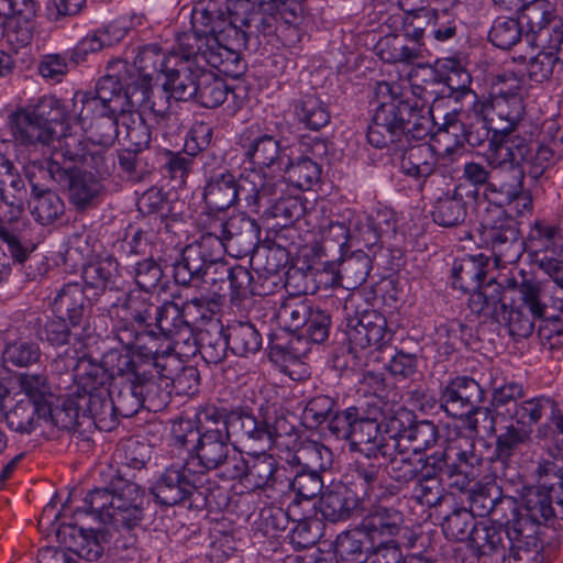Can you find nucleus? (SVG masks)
<instances>
[{
    "label": "nucleus",
    "mask_w": 563,
    "mask_h": 563,
    "mask_svg": "<svg viewBox=\"0 0 563 563\" xmlns=\"http://www.w3.org/2000/svg\"><path fill=\"white\" fill-rule=\"evenodd\" d=\"M245 40L232 34L228 38L217 40L210 37L199 42L196 36L185 35L178 37V47L187 58L195 63L211 66L225 76L239 78L243 75L246 65L241 58V51L247 48Z\"/></svg>",
    "instance_id": "nucleus-7"
},
{
    "label": "nucleus",
    "mask_w": 563,
    "mask_h": 563,
    "mask_svg": "<svg viewBox=\"0 0 563 563\" xmlns=\"http://www.w3.org/2000/svg\"><path fill=\"white\" fill-rule=\"evenodd\" d=\"M525 172L515 169L514 172L496 170L490 183L483 191L484 198L494 208L504 209L505 205L510 203L515 197L523 189Z\"/></svg>",
    "instance_id": "nucleus-43"
},
{
    "label": "nucleus",
    "mask_w": 563,
    "mask_h": 563,
    "mask_svg": "<svg viewBox=\"0 0 563 563\" xmlns=\"http://www.w3.org/2000/svg\"><path fill=\"white\" fill-rule=\"evenodd\" d=\"M45 175L66 190L69 202L76 210H86L93 206L104 192L103 181L79 168H66L55 159H46Z\"/></svg>",
    "instance_id": "nucleus-10"
},
{
    "label": "nucleus",
    "mask_w": 563,
    "mask_h": 563,
    "mask_svg": "<svg viewBox=\"0 0 563 563\" xmlns=\"http://www.w3.org/2000/svg\"><path fill=\"white\" fill-rule=\"evenodd\" d=\"M107 364L111 365L119 375H128L137 383L143 408L157 412L165 408L169 401V391L166 387L152 377L151 366L146 364H134L131 354H110Z\"/></svg>",
    "instance_id": "nucleus-12"
},
{
    "label": "nucleus",
    "mask_w": 563,
    "mask_h": 563,
    "mask_svg": "<svg viewBox=\"0 0 563 563\" xmlns=\"http://www.w3.org/2000/svg\"><path fill=\"white\" fill-rule=\"evenodd\" d=\"M7 125L13 141L24 147L45 146L54 139V128L45 126L35 106L18 108L8 115Z\"/></svg>",
    "instance_id": "nucleus-22"
},
{
    "label": "nucleus",
    "mask_w": 563,
    "mask_h": 563,
    "mask_svg": "<svg viewBox=\"0 0 563 563\" xmlns=\"http://www.w3.org/2000/svg\"><path fill=\"white\" fill-rule=\"evenodd\" d=\"M192 33L185 35L196 36L199 42L214 37L228 38L235 33L236 25L228 12V2L223 7L217 0H199L191 11Z\"/></svg>",
    "instance_id": "nucleus-17"
},
{
    "label": "nucleus",
    "mask_w": 563,
    "mask_h": 563,
    "mask_svg": "<svg viewBox=\"0 0 563 563\" xmlns=\"http://www.w3.org/2000/svg\"><path fill=\"white\" fill-rule=\"evenodd\" d=\"M545 47L536 56L529 58L527 73L536 82H543L551 78L558 65H563V53L558 47H550L548 40L541 42Z\"/></svg>",
    "instance_id": "nucleus-64"
},
{
    "label": "nucleus",
    "mask_w": 563,
    "mask_h": 563,
    "mask_svg": "<svg viewBox=\"0 0 563 563\" xmlns=\"http://www.w3.org/2000/svg\"><path fill=\"white\" fill-rule=\"evenodd\" d=\"M216 481L196 471L187 461L166 467L151 488L155 500L163 506H176L186 500L189 508H205L210 504Z\"/></svg>",
    "instance_id": "nucleus-5"
},
{
    "label": "nucleus",
    "mask_w": 563,
    "mask_h": 563,
    "mask_svg": "<svg viewBox=\"0 0 563 563\" xmlns=\"http://www.w3.org/2000/svg\"><path fill=\"white\" fill-rule=\"evenodd\" d=\"M559 233L558 225L548 224L541 220L534 221L528 236V249L536 265L542 263L543 257L547 261L563 255V244L556 243Z\"/></svg>",
    "instance_id": "nucleus-44"
},
{
    "label": "nucleus",
    "mask_w": 563,
    "mask_h": 563,
    "mask_svg": "<svg viewBox=\"0 0 563 563\" xmlns=\"http://www.w3.org/2000/svg\"><path fill=\"white\" fill-rule=\"evenodd\" d=\"M468 510L476 517L490 518L493 523L509 525L514 520L515 498L503 496L495 485H478L467 490Z\"/></svg>",
    "instance_id": "nucleus-23"
},
{
    "label": "nucleus",
    "mask_w": 563,
    "mask_h": 563,
    "mask_svg": "<svg viewBox=\"0 0 563 563\" xmlns=\"http://www.w3.org/2000/svg\"><path fill=\"white\" fill-rule=\"evenodd\" d=\"M360 498L346 487L328 490L320 498V512L330 522L347 520L357 514Z\"/></svg>",
    "instance_id": "nucleus-45"
},
{
    "label": "nucleus",
    "mask_w": 563,
    "mask_h": 563,
    "mask_svg": "<svg viewBox=\"0 0 563 563\" xmlns=\"http://www.w3.org/2000/svg\"><path fill=\"white\" fill-rule=\"evenodd\" d=\"M471 543L482 563H540L543 559L540 550L527 544V539L510 522H479Z\"/></svg>",
    "instance_id": "nucleus-4"
},
{
    "label": "nucleus",
    "mask_w": 563,
    "mask_h": 563,
    "mask_svg": "<svg viewBox=\"0 0 563 563\" xmlns=\"http://www.w3.org/2000/svg\"><path fill=\"white\" fill-rule=\"evenodd\" d=\"M228 12L233 19L238 37H243L250 45L252 41L258 44L261 35H272L277 30L279 20L277 5L260 4L251 0H228Z\"/></svg>",
    "instance_id": "nucleus-8"
},
{
    "label": "nucleus",
    "mask_w": 563,
    "mask_h": 563,
    "mask_svg": "<svg viewBox=\"0 0 563 563\" xmlns=\"http://www.w3.org/2000/svg\"><path fill=\"white\" fill-rule=\"evenodd\" d=\"M180 55L181 59L165 75L164 87L169 90L176 101L194 100L197 96L198 79L205 67L203 64L195 63L194 58H187L183 52Z\"/></svg>",
    "instance_id": "nucleus-30"
},
{
    "label": "nucleus",
    "mask_w": 563,
    "mask_h": 563,
    "mask_svg": "<svg viewBox=\"0 0 563 563\" xmlns=\"http://www.w3.org/2000/svg\"><path fill=\"white\" fill-rule=\"evenodd\" d=\"M176 55L167 56L157 44H150L139 48L133 64L129 66L124 60L117 59L111 63V68L123 70L134 84L150 85L156 73L167 74L170 64L176 60Z\"/></svg>",
    "instance_id": "nucleus-25"
},
{
    "label": "nucleus",
    "mask_w": 563,
    "mask_h": 563,
    "mask_svg": "<svg viewBox=\"0 0 563 563\" xmlns=\"http://www.w3.org/2000/svg\"><path fill=\"white\" fill-rule=\"evenodd\" d=\"M284 190L278 191L276 195L262 200L267 208L263 212V217L266 221L271 222L273 228H288L295 224L306 213V205L297 196L284 197L282 194Z\"/></svg>",
    "instance_id": "nucleus-38"
},
{
    "label": "nucleus",
    "mask_w": 563,
    "mask_h": 563,
    "mask_svg": "<svg viewBox=\"0 0 563 563\" xmlns=\"http://www.w3.org/2000/svg\"><path fill=\"white\" fill-rule=\"evenodd\" d=\"M523 99L525 96L493 98V108H495L496 115L494 131L499 133L514 132L525 115Z\"/></svg>",
    "instance_id": "nucleus-60"
},
{
    "label": "nucleus",
    "mask_w": 563,
    "mask_h": 563,
    "mask_svg": "<svg viewBox=\"0 0 563 563\" xmlns=\"http://www.w3.org/2000/svg\"><path fill=\"white\" fill-rule=\"evenodd\" d=\"M313 305L307 299H300L295 296L288 297L277 310V320L289 332L301 331Z\"/></svg>",
    "instance_id": "nucleus-62"
},
{
    "label": "nucleus",
    "mask_w": 563,
    "mask_h": 563,
    "mask_svg": "<svg viewBox=\"0 0 563 563\" xmlns=\"http://www.w3.org/2000/svg\"><path fill=\"white\" fill-rule=\"evenodd\" d=\"M81 277L86 286L92 289L96 296L104 292L107 289H120L119 263L111 256L85 265Z\"/></svg>",
    "instance_id": "nucleus-46"
},
{
    "label": "nucleus",
    "mask_w": 563,
    "mask_h": 563,
    "mask_svg": "<svg viewBox=\"0 0 563 563\" xmlns=\"http://www.w3.org/2000/svg\"><path fill=\"white\" fill-rule=\"evenodd\" d=\"M479 522L475 520L473 512L467 508H455L452 512L444 517L442 530L446 539L452 541H472L475 528Z\"/></svg>",
    "instance_id": "nucleus-63"
},
{
    "label": "nucleus",
    "mask_w": 563,
    "mask_h": 563,
    "mask_svg": "<svg viewBox=\"0 0 563 563\" xmlns=\"http://www.w3.org/2000/svg\"><path fill=\"white\" fill-rule=\"evenodd\" d=\"M531 432V429L515 423L505 427L496 438V448L489 461L504 466L511 456L520 452L522 446L530 443Z\"/></svg>",
    "instance_id": "nucleus-49"
},
{
    "label": "nucleus",
    "mask_w": 563,
    "mask_h": 563,
    "mask_svg": "<svg viewBox=\"0 0 563 563\" xmlns=\"http://www.w3.org/2000/svg\"><path fill=\"white\" fill-rule=\"evenodd\" d=\"M135 88L142 92L144 100L140 106H132V109L144 108L150 110L156 124V132L163 131V137H165V128L170 120L169 100L173 98L169 90H167L164 86L163 88L153 90L152 84H136Z\"/></svg>",
    "instance_id": "nucleus-50"
},
{
    "label": "nucleus",
    "mask_w": 563,
    "mask_h": 563,
    "mask_svg": "<svg viewBox=\"0 0 563 563\" xmlns=\"http://www.w3.org/2000/svg\"><path fill=\"white\" fill-rule=\"evenodd\" d=\"M460 443V448L451 450L455 455L452 462L455 470H452L451 477L446 479L450 481V486L464 490L478 476L477 471L483 465L484 457L473 439L461 435Z\"/></svg>",
    "instance_id": "nucleus-34"
},
{
    "label": "nucleus",
    "mask_w": 563,
    "mask_h": 563,
    "mask_svg": "<svg viewBox=\"0 0 563 563\" xmlns=\"http://www.w3.org/2000/svg\"><path fill=\"white\" fill-rule=\"evenodd\" d=\"M285 468L277 460L263 451L249 457V470L245 486L253 490L274 489L283 492L285 488Z\"/></svg>",
    "instance_id": "nucleus-35"
},
{
    "label": "nucleus",
    "mask_w": 563,
    "mask_h": 563,
    "mask_svg": "<svg viewBox=\"0 0 563 563\" xmlns=\"http://www.w3.org/2000/svg\"><path fill=\"white\" fill-rule=\"evenodd\" d=\"M46 167V159L31 161L24 167V174L32 191L31 213L42 225L52 224L65 210L64 202L57 192L44 183L49 179V175H45Z\"/></svg>",
    "instance_id": "nucleus-13"
},
{
    "label": "nucleus",
    "mask_w": 563,
    "mask_h": 563,
    "mask_svg": "<svg viewBox=\"0 0 563 563\" xmlns=\"http://www.w3.org/2000/svg\"><path fill=\"white\" fill-rule=\"evenodd\" d=\"M380 99L367 129V141L376 148L389 144H410L424 141L432 132L431 109L411 92H404L399 85L380 82Z\"/></svg>",
    "instance_id": "nucleus-1"
},
{
    "label": "nucleus",
    "mask_w": 563,
    "mask_h": 563,
    "mask_svg": "<svg viewBox=\"0 0 563 563\" xmlns=\"http://www.w3.org/2000/svg\"><path fill=\"white\" fill-rule=\"evenodd\" d=\"M481 227L483 240L490 245L498 263L511 264L520 257L522 242L519 230L505 209H487L481 219Z\"/></svg>",
    "instance_id": "nucleus-9"
},
{
    "label": "nucleus",
    "mask_w": 563,
    "mask_h": 563,
    "mask_svg": "<svg viewBox=\"0 0 563 563\" xmlns=\"http://www.w3.org/2000/svg\"><path fill=\"white\" fill-rule=\"evenodd\" d=\"M389 146H394L396 151H402L400 169L405 175L417 181H424L433 174L437 156L431 144L422 142L416 145L402 143V147L397 144H389Z\"/></svg>",
    "instance_id": "nucleus-37"
},
{
    "label": "nucleus",
    "mask_w": 563,
    "mask_h": 563,
    "mask_svg": "<svg viewBox=\"0 0 563 563\" xmlns=\"http://www.w3.org/2000/svg\"><path fill=\"white\" fill-rule=\"evenodd\" d=\"M2 411L7 427L19 434H31L40 419H46V415H42V410L30 399L7 397Z\"/></svg>",
    "instance_id": "nucleus-39"
},
{
    "label": "nucleus",
    "mask_w": 563,
    "mask_h": 563,
    "mask_svg": "<svg viewBox=\"0 0 563 563\" xmlns=\"http://www.w3.org/2000/svg\"><path fill=\"white\" fill-rule=\"evenodd\" d=\"M345 333L349 341V353L354 358L357 357V350L363 351L368 347L380 350L393 339L385 316L374 309L347 317Z\"/></svg>",
    "instance_id": "nucleus-11"
},
{
    "label": "nucleus",
    "mask_w": 563,
    "mask_h": 563,
    "mask_svg": "<svg viewBox=\"0 0 563 563\" xmlns=\"http://www.w3.org/2000/svg\"><path fill=\"white\" fill-rule=\"evenodd\" d=\"M109 532L103 530H86L74 523L60 525L56 530L58 542L68 551L87 561H97L103 553V543Z\"/></svg>",
    "instance_id": "nucleus-28"
},
{
    "label": "nucleus",
    "mask_w": 563,
    "mask_h": 563,
    "mask_svg": "<svg viewBox=\"0 0 563 563\" xmlns=\"http://www.w3.org/2000/svg\"><path fill=\"white\" fill-rule=\"evenodd\" d=\"M518 15L521 25L525 23L527 27L526 35L533 34L540 42L549 40L553 25L558 24L555 10L548 0L527 1Z\"/></svg>",
    "instance_id": "nucleus-42"
},
{
    "label": "nucleus",
    "mask_w": 563,
    "mask_h": 563,
    "mask_svg": "<svg viewBox=\"0 0 563 563\" xmlns=\"http://www.w3.org/2000/svg\"><path fill=\"white\" fill-rule=\"evenodd\" d=\"M331 324L330 313L319 306H313L311 316H309V320H307L298 336L291 338L287 343H271V358L274 362L282 363H295L299 361V358L307 353L306 347H299V344L302 343V339L305 338L306 342L323 343L329 338Z\"/></svg>",
    "instance_id": "nucleus-16"
},
{
    "label": "nucleus",
    "mask_w": 563,
    "mask_h": 563,
    "mask_svg": "<svg viewBox=\"0 0 563 563\" xmlns=\"http://www.w3.org/2000/svg\"><path fill=\"white\" fill-rule=\"evenodd\" d=\"M530 154L529 142L512 132L494 131L486 152V161L495 170L526 173L527 159Z\"/></svg>",
    "instance_id": "nucleus-19"
},
{
    "label": "nucleus",
    "mask_w": 563,
    "mask_h": 563,
    "mask_svg": "<svg viewBox=\"0 0 563 563\" xmlns=\"http://www.w3.org/2000/svg\"><path fill=\"white\" fill-rule=\"evenodd\" d=\"M51 306L56 316L66 318L74 327H82L85 331L90 303L81 284H65L56 291Z\"/></svg>",
    "instance_id": "nucleus-31"
},
{
    "label": "nucleus",
    "mask_w": 563,
    "mask_h": 563,
    "mask_svg": "<svg viewBox=\"0 0 563 563\" xmlns=\"http://www.w3.org/2000/svg\"><path fill=\"white\" fill-rule=\"evenodd\" d=\"M280 172L285 173V177L279 179L285 184L283 190H285L287 183L295 188L309 190L321 178V167L313 158L299 156L292 159L290 153H288L287 161Z\"/></svg>",
    "instance_id": "nucleus-47"
},
{
    "label": "nucleus",
    "mask_w": 563,
    "mask_h": 563,
    "mask_svg": "<svg viewBox=\"0 0 563 563\" xmlns=\"http://www.w3.org/2000/svg\"><path fill=\"white\" fill-rule=\"evenodd\" d=\"M114 338L129 352L136 356H150L158 352V336L154 329L140 327L134 321L122 317L113 328Z\"/></svg>",
    "instance_id": "nucleus-36"
},
{
    "label": "nucleus",
    "mask_w": 563,
    "mask_h": 563,
    "mask_svg": "<svg viewBox=\"0 0 563 563\" xmlns=\"http://www.w3.org/2000/svg\"><path fill=\"white\" fill-rule=\"evenodd\" d=\"M212 238H202L199 242L187 245L179 260L173 265V276L181 286L200 287V277L214 254Z\"/></svg>",
    "instance_id": "nucleus-27"
},
{
    "label": "nucleus",
    "mask_w": 563,
    "mask_h": 563,
    "mask_svg": "<svg viewBox=\"0 0 563 563\" xmlns=\"http://www.w3.org/2000/svg\"><path fill=\"white\" fill-rule=\"evenodd\" d=\"M232 438L228 430L218 428H206L196 439V443L188 449L194 451L195 455L186 461L196 471L209 476V472L220 468L228 453H231L230 443Z\"/></svg>",
    "instance_id": "nucleus-20"
},
{
    "label": "nucleus",
    "mask_w": 563,
    "mask_h": 563,
    "mask_svg": "<svg viewBox=\"0 0 563 563\" xmlns=\"http://www.w3.org/2000/svg\"><path fill=\"white\" fill-rule=\"evenodd\" d=\"M234 257H245L255 251L260 242L261 228L254 219L239 213L214 228L209 236Z\"/></svg>",
    "instance_id": "nucleus-14"
},
{
    "label": "nucleus",
    "mask_w": 563,
    "mask_h": 563,
    "mask_svg": "<svg viewBox=\"0 0 563 563\" xmlns=\"http://www.w3.org/2000/svg\"><path fill=\"white\" fill-rule=\"evenodd\" d=\"M460 437L450 440L448 446L442 451H437L426 459L419 457L418 461L421 462V473L420 477L423 478H440L441 482L443 478L451 477L452 470L454 471V465L452 462L455 459V455L451 450L455 448H460Z\"/></svg>",
    "instance_id": "nucleus-59"
},
{
    "label": "nucleus",
    "mask_w": 563,
    "mask_h": 563,
    "mask_svg": "<svg viewBox=\"0 0 563 563\" xmlns=\"http://www.w3.org/2000/svg\"><path fill=\"white\" fill-rule=\"evenodd\" d=\"M78 329L82 327H74L70 321L64 317L38 318L35 322V334L52 346H63L70 343L71 338L80 335Z\"/></svg>",
    "instance_id": "nucleus-53"
},
{
    "label": "nucleus",
    "mask_w": 563,
    "mask_h": 563,
    "mask_svg": "<svg viewBox=\"0 0 563 563\" xmlns=\"http://www.w3.org/2000/svg\"><path fill=\"white\" fill-rule=\"evenodd\" d=\"M295 114L310 130H319L330 122L327 104L313 93L302 95L295 102Z\"/></svg>",
    "instance_id": "nucleus-58"
},
{
    "label": "nucleus",
    "mask_w": 563,
    "mask_h": 563,
    "mask_svg": "<svg viewBox=\"0 0 563 563\" xmlns=\"http://www.w3.org/2000/svg\"><path fill=\"white\" fill-rule=\"evenodd\" d=\"M378 55L386 63H412L421 58L419 44H408L406 38L389 35L382 38L378 44Z\"/></svg>",
    "instance_id": "nucleus-61"
},
{
    "label": "nucleus",
    "mask_w": 563,
    "mask_h": 563,
    "mask_svg": "<svg viewBox=\"0 0 563 563\" xmlns=\"http://www.w3.org/2000/svg\"><path fill=\"white\" fill-rule=\"evenodd\" d=\"M121 128L124 134L123 139L129 143V147L135 148V151L143 152L148 147L150 142L157 139L158 133L163 134V131L156 132L146 123L145 119L141 113L132 112V109L120 115Z\"/></svg>",
    "instance_id": "nucleus-52"
},
{
    "label": "nucleus",
    "mask_w": 563,
    "mask_h": 563,
    "mask_svg": "<svg viewBox=\"0 0 563 563\" xmlns=\"http://www.w3.org/2000/svg\"><path fill=\"white\" fill-rule=\"evenodd\" d=\"M252 255V263L257 273L265 275L266 279L272 280V285L282 282L280 271L288 263V252L282 246H271L255 249Z\"/></svg>",
    "instance_id": "nucleus-57"
},
{
    "label": "nucleus",
    "mask_w": 563,
    "mask_h": 563,
    "mask_svg": "<svg viewBox=\"0 0 563 563\" xmlns=\"http://www.w3.org/2000/svg\"><path fill=\"white\" fill-rule=\"evenodd\" d=\"M402 523L404 517L398 509L378 505L369 510L360 526L375 541L395 539L399 534Z\"/></svg>",
    "instance_id": "nucleus-41"
},
{
    "label": "nucleus",
    "mask_w": 563,
    "mask_h": 563,
    "mask_svg": "<svg viewBox=\"0 0 563 563\" xmlns=\"http://www.w3.org/2000/svg\"><path fill=\"white\" fill-rule=\"evenodd\" d=\"M241 147L244 157L260 168L280 170L287 161L288 147L271 134L247 130L241 137Z\"/></svg>",
    "instance_id": "nucleus-26"
},
{
    "label": "nucleus",
    "mask_w": 563,
    "mask_h": 563,
    "mask_svg": "<svg viewBox=\"0 0 563 563\" xmlns=\"http://www.w3.org/2000/svg\"><path fill=\"white\" fill-rule=\"evenodd\" d=\"M153 325L157 329L158 341H168L166 352L173 351L179 343H187L191 338L181 306L174 301L159 306Z\"/></svg>",
    "instance_id": "nucleus-33"
},
{
    "label": "nucleus",
    "mask_w": 563,
    "mask_h": 563,
    "mask_svg": "<svg viewBox=\"0 0 563 563\" xmlns=\"http://www.w3.org/2000/svg\"><path fill=\"white\" fill-rule=\"evenodd\" d=\"M479 196L478 189L457 185L452 191L439 197L432 210L433 221L444 228L461 225L467 218V206Z\"/></svg>",
    "instance_id": "nucleus-29"
},
{
    "label": "nucleus",
    "mask_w": 563,
    "mask_h": 563,
    "mask_svg": "<svg viewBox=\"0 0 563 563\" xmlns=\"http://www.w3.org/2000/svg\"><path fill=\"white\" fill-rule=\"evenodd\" d=\"M284 185L283 180L266 179L256 169L243 174L240 179L229 169H217L206 178L202 200L210 212H221L234 206L242 196L250 211L258 213L262 200L282 191Z\"/></svg>",
    "instance_id": "nucleus-2"
},
{
    "label": "nucleus",
    "mask_w": 563,
    "mask_h": 563,
    "mask_svg": "<svg viewBox=\"0 0 563 563\" xmlns=\"http://www.w3.org/2000/svg\"><path fill=\"white\" fill-rule=\"evenodd\" d=\"M512 527H517L527 544L539 549L538 532L560 518L563 520V490H549L545 486H525L520 496V506L515 500Z\"/></svg>",
    "instance_id": "nucleus-6"
},
{
    "label": "nucleus",
    "mask_w": 563,
    "mask_h": 563,
    "mask_svg": "<svg viewBox=\"0 0 563 563\" xmlns=\"http://www.w3.org/2000/svg\"><path fill=\"white\" fill-rule=\"evenodd\" d=\"M111 73L101 77L95 90H91L101 101L107 103L108 108H112L120 115L132 106H140L144 97L142 92L136 90V84L128 79V75L118 69L113 70L111 64L109 65Z\"/></svg>",
    "instance_id": "nucleus-21"
},
{
    "label": "nucleus",
    "mask_w": 563,
    "mask_h": 563,
    "mask_svg": "<svg viewBox=\"0 0 563 563\" xmlns=\"http://www.w3.org/2000/svg\"><path fill=\"white\" fill-rule=\"evenodd\" d=\"M77 398L82 412V420L92 423L99 430H110L117 423V417L112 402V393L108 388H99L97 391H79Z\"/></svg>",
    "instance_id": "nucleus-32"
},
{
    "label": "nucleus",
    "mask_w": 563,
    "mask_h": 563,
    "mask_svg": "<svg viewBox=\"0 0 563 563\" xmlns=\"http://www.w3.org/2000/svg\"><path fill=\"white\" fill-rule=\"evenodd\" d=\"M373 540L362 527L342 533L335 542V552L351 563H365L369 560Z\"/></svg>",
    "instance_id": "nucleus-51"
},
{
    "label": "nucleus",
    "mask_w": 563,
    "mask_h": 563,
    "mask_svg": "<svg viewBox=\"0 0 563 563\" xmlns=\"http://www.w3.org/2000/svg\"><path fill=\"white\" fill-rule=\"evenodd\" d=\"M110 354H123L118 350L108 351L101 360V363L93 362L91 357L84 356L78 360L75 371L79 378V391H97L99 388H107L106 385L110 379L114 383L120 378L113 367L107 364Z\"/></svg>",
    "instance_id": "nucleus-40"
},
{
    "label": "nucleus",
    "mask_w": 563,
    "mask_h": 563,
    "mask_svg": "<svg viewBox=\"0 0 563 563\" xmlns=\"http://www.w3.org/2000/svg\"><path fill=\"white\" fill-rule=\"evenodd\" d=\"M484 400L479 384L467 376L452 379L441 391V408L451 417L463 418L475 413Z\"/></svg>",
    "instance_id": "nucleus-24"
},
{
    "label": "nucleus",
    "mask_w": 563,
    "mask_h": 563,
    "mask_svg": "<svg viewBox=\"0 0 563 563\" xmlns=\"http://www.w3.org/2000/svg\"><path fill=\"white\" fill-rule=\"evenodd\" d=\"M228 432L232 443L247 450L265 451L271 449L266 413L255 416L250 408L236 407L230 410Z\"/></svg>",
    "instance_id": "nucleus-18"
},
{
    "label": "nucleus",
    "mask_w": 563,
    "mask_h": 563,
    "mask_svg": "<svg viewBox=\"0 0 563 563\" xmlns=\"http://www.w3.org/2000/svg\"><path fill=\"white\" fill-rule=\"evenodd\" d=\"M119 379L113 385L112 402L117 416L130 418L143 408L137 383L133 382L128 375H119Z\"/></svg>",
    "instance_id": "nucleus-55"
},
{
    "label": "nucleus",
    "mask_w": 563,
    "mask_h": 563,
    "mask_svg": "<svg viewBox=\"0 0 563 563\" xmlns=\"http://www.w3.org/2000/svg\"><path fill=\"white\" fill-rule=\"evenodd\" d=\"M487 266V260L483 255L455 260L451 269L452 285L470 292L467 306L472 313L498 319V314L505 310L504 289L494 278L485 282Z\"/></svg>",
    "instance_id": "nucleus-3"
},
{
    "label": "nucleus",
    "mask_w": 563,
    "mask_h": 563,
    "mask_svg": "<svg viewBox=\"0 0 563 563\" xmlns=\"http://www.w3.org/2000/svg\"><path fill=\"white\" fill-rule=\"evenodd\" d=\"M231 352L241 357L257 353L262 347V335L251 322H235L225 328Z\"/></svg>",
    "instance_id": "nucleus-54"
},
{
    "label": "nucleus",
    "mask_w": 563,
    "mask_h": 563,
    "mask_svg": "<svg viewBox=\"0 0 563 563\" xmlns=\"http://www.w3.org/2000/svg\"><path fill=\"white\" fill-rule=\"evenodd\" d=\"M158 308L152 295L142 290L129 292L121 307L125 318L147 329H152Z\"/></svg>",
    "instance_id": "nucleus-56"
},
{
    "label": "nucleus",
    "mask_w": 563,
    "mask_h": 563,
    "mask_svg": "<svg viewBox=\"0 0 563 563\" xmlns=\"http://www.w3.org/2000/svg\"><path fill=\"white\" fill-rule=\"evenodd\" d=\"M555 412H558L556 402L549 397L540 396L515 404L512 409L508 410V417L515 420L517 426L531 429V426L542 418L554 417Z\"/></svg>",
    "instance_id": "nucleus-48"
},
{
    "label": "nucleus",
    "mask_w": 563,
    "mask_h": 563,
    "mask_svg": "<svg viewBox=\"0 0 563 563\" xmlns=\"http://www.w3.org/2000/svg\"><path fill=\"white\" fill-rule=\"evenodd\" d=\"M113 503L110 510V525L117 529L132 530L144 516L145 490L136 483L120 474L112 477Z\"/></svg>",
    "instance_id": "nucleus-15"
}]
</instances>
